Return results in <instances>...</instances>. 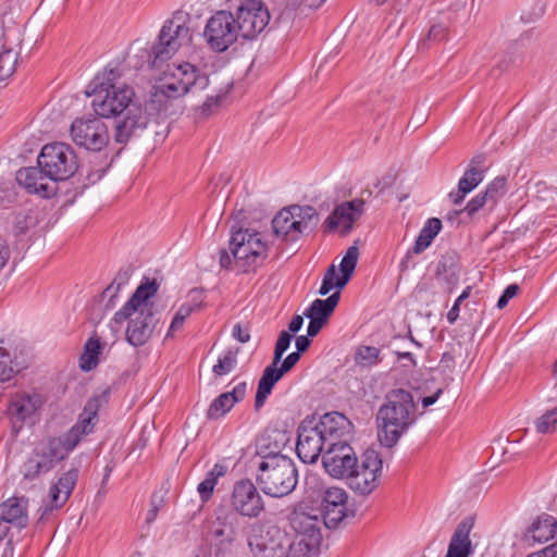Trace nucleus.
I'll return each mask as SVG.
<instances>
[{"label": "nucleus", "mask_w": 557, "mask_h": 557, "mask_svg": "<svg viewBox=\"0 0 557 557\" xmlns=\"http://www.w3.org/2000/svg\"><path fill=\"white\" fill-rule=\"evenodd\" d=\"M158 289L159 284L156 280L141 283L113 317L116 324L128 320L126 339L134 347L145 345L159 323L154 305L149 301Z\"/></svg>", "instance_id": "nucleus-1"}, {"label": "nucleus", "mask_w": 557, "mask_h": 557, "mask_svg": "<svg viewBox=\"0 0 557 557\" xmlns=\"http://www.w3.org/2000/svg\"><path fill=\"white\" fill-rule=\"evenodd\" d=\"M417 421L413 395L404 388L389 391L376 413L377 438L382 446L392 448Z\"/></svg>", "instance_id": "nucleus-2"}, {"label": "nucleus", "mask_w": 557, "mask_h": 557, "mask_svg": "<svg viewBox=\"0 0 557 557\" xmlns=\"http://www.w3.org/2000/svg\"><path fill=\"white\" fill-rule=\"evenodd\" d=\"M210 79L190 63L166 64L163 77L150 94V103L158 109L166 106L170 100L177 99L188 92L209 88Z\"/></svg>", "instance_id": "nucleus-3"}, {"label": "nucleus", "mask_w": 557, "mask_h": 557, "mask_svg": "<svg viewBox=\"0 0 557 557\" xmlns=\"http://www.w3.org/2000/svg\"><path fill=\"white\" fill-rule=\"evenodd\" d=\"M228 249L232 257L225 249L220 251L221 268H234L244 273L260 267L268 257V245L261 234L248 228L232 231Z\"/></svg>", "instance_id": "nucleus-4"}, {"label": "nucleus", "mask_w": 557, "mask_h": 557, "mask_svg": "<svg viewBox=\"0 0 557 557\" xmlns=\"http://www.w3.org/2000/svg\"><path fill=\"white\" fill-rule=\"evenodd\" d=\"M256 482L265 495L281 498L295 490L298 483V470L290 458L270 456L259 462Z\"/></svg>", "instance_id": "nucleus-5"}, {"label": "nucleus", "mask_w": 557, "mask_h": 557, "mask_svg": "<svg viewBox=\"0 0 557 557\" xmlns=\"http://www.w3.org/2000/svg\"><path fill=\"white\" fill-rule=\"evenodd\" d=\"M191 37L188 13L174 12L172 17L164 22L158 36V42L151 47L149 53L150 66L161 70L180 48L190 44Z\"/></svg>", "instance_id": "nucleus-6"}, {"label": "nucleus", "mask_w": 557, "mask_h": 557, "mask_svg": "<svg viewBox=\"0 0 557 557\" xmlns=\"http://www.w3.org/2000/svg\"><path fill=\"white\" fill-rule=\"evenodd\" d=\"M37 163L47 171L54 183L69 180L79 166L75 150L65 143L45 145L37 158Z\"/></svg>", "instance_id": "nucleus-7"}, {"label": "nucleus", "mask_w": 557, "mask_h": 557, "mask_svg": "<svg viewBox=\"0 0 557 557\" xmlns=\"http://www.w3.org/2000/svg\"><path fill=\"white\" fill-rule=\"evenodd\" d=\"M99 83L97 89H94L91 107L100 119L119 117L127 111L131 106H138L134 100V89L129 86H117L116 84Z\"/></svg>", "instance_id": "nucleus-8"}, {"label": "nucleus", "mask_w": 557, "mask_h": 557, "mask_svg": "<svg viewBox=\"0 0 557 557\" xmlns=\"http://www.w3.org/2000/svg\"><path fill=\"white\" fill-rule=\"evenodd\" d=\"M44 404L45 398L40 393L34 391L10 392L7 395L4 412L13 431L17 433L25 424H33Z\"/></svg>", "instance_id": "nucleus-9"}, {"label": "nucleus", "mask_w": 557, "mask_h": 557, "mask_svg": "<svg viewBox=\"0 0 557 557\" xmlns=\"http://www.w3.org/2000/svg\"><path fill=\"white\" fill-rule=\"evenodd\" d=\"M70 135L75 145L90 151L102 150L110 139L106 123L91 114L76 117L71 124Z\"/></svg>", "instance_id": "nucleus-10"}, {"label": "nucleus", "mask_w": 557, "mask_h": 557, "mask_svg": "<svg viewBox=\"0 0 557 557\" xmlns=\"http://www.w3.org/2000/svg\"><path fill=\"white\" fill-rule=\"evenodd\" d=\"M383 461L373 449H368L362 455L361 462L357 463V469L346 479L349 487L360 495H369L379 486V478L382 472Z\"/></svg>", "instance_id": "nucleus-11"}, {"label": "nucleus", "mask_w": 557, "mask_h": 557, "mask_svg": "<svg viewBox=\"0 0 557 557\" xmlns=\"http://www.w3.org/2000/svg\"><path fill=\"white\" fill-rule=\"evenodd\" d=\"M235 16L227 11H218L212 15L205 27L203 37L209 47L223 52L238 38Z\"/></svg>", "instance_id": "nucleus-12"}, {"label": "nucleus", "mask_w": 557, "mask_h": 557, "mask_svg": "<svg viewBox=\"0 0 557 557\" xmlns=\"http://www.w3.org/2000/svg\"><path fill=\"white\" fill-rule=\"evenodd\" d=\"M325 471L335 479H346L357 469L358 458L348 442L330 444L322 455Z\"/></svg>", "instance_id": "nucleus-13"}, {"label": "nucleus", "mask_w": 557, "mask_h": 557, "mask_svg": "<svg viewBox=\"0 0 557 557\" xmlns=\"http://www.w3.org/2000/svg\"><path fill=\"white\" fill-rule=\"evenodd\" d=\"M236 29L245 39H252L269 23L270 14L261 1L247 0L237 10Z\"/></svg>", "instance_id": "nucleus-14"}, {"label": "nucleus", "mask_w": 557, "mask_h": 557, "mask_svg": "<svg viewBox=\"0 0 557 557\" xmlns=\"http://www.w3.org/2000/svg\"><path fill=\"white\" fill-rule=\"evenodd\" d=\"M231 506L236 513L247 518L259 517L265 507L256 485L248 479H243L234 484Z\"/></svg>", "instance_id": "nucleus-15"}, {"label": "nucleus", "mask_w": 557, "mask_h": 557, "mask_svg": "<svg viewBox=\"0 0 557 557\" xmlns=\"http://www.w3.org/2000/svg\"><path fill=\"white\" fill-rule=\"evenodd\" d=\"M364 203L363 198H356L337 205L323 223L325 231L333 232L341 227L342 236L348 235L354 228V223L363 214Z\"/></svg>", "instance_id": "nucleus-16"}, {"label": "nucleus", "mask_w": 557, "mask_h": 557, "mask_svg": "<svg viewBox=\"0 0 557 557\" xmlns=\"http://www.w3.org/2000/svg\"><path fill=\"white\" fill-rule=\"evenodd\" d=\"M347 493L339 487L325 490L321 500V513L324 524L329 529L337 528L345 519L354 516L346 508Z\"/></svg>", "instance_id": "nucleus-17"}, {"label": "nucleus", "mask_w": 557, "mask_h": 557, "mask_svg": "<svg viewBox=\"0 0 557 557\" xmlns=\"http://www.w3.org/2000/svg\"><path fill=\"white\" fill-rule=\"evenodd\" d=\"M359 258V250L357 246H350L339 264L342 275L337 276L336 267L330 265L324 274L319 294L321 296L327 295L333 287L342 289L349 282L354 274Z\"/></svg>", "instance_id": "nucleus-18"}, {"label": "nucleus", "mask_w": 557, "mask_h": 557, "mask_svg": "<svg viewBox=\"0 0 557 557\" xmlns=\"http://www.w3.org/2000/svg\"><path fill=\"white\" fill-rule=\"evenodd\" d=\"M327 448V444L318 428L302 423L298 429L296 451L305 463H314Z\"/></svg>", "instance_id": "nucleus-19"}, {"label": "nucleus", "mask_w": 557, "mask_h": 557, "mask_svg": "<svg viewBox=\"0 0 557 557\" xmlns=\"http://www.w3.org/2000/svg\"><path fill=\"white\" fill-rule=\"evenodd\" d=\"M315 426L321 432L327 446L338 442H349L354 432L352 422L337 411L323 414Z\"/></svg>", "instance_id": "nucleus-20"}, {"label": "nucleus", "mask_w": 557, "mask_h": 557, "mask_svg": "<svg viewBox=\"0 0 557 557\" xmlns=\"http://www.w3.org/2000/svg\"><path fill=\"white\" fill-rule=\"evenodd\" d=\"M148 124V115L141 104L131 106L123 112L114 126L113 138L117 144H126L133 136L145 129Z\"/></svg>", "instance_id": "nucleus-21"}, {"label": "nucleus", "mask_w": 557, "mask_h": 557, "mask_svg": "<svg viewBox=\"0 0 557 557\" xmlns=\"http://www.w3.org/2000/svg\"><path fill=\"white\" fill-rule=\"evenodd\" d=\"M16 181L28 193L40 195L44 198H49L57 191L54 181L39 164L38 166L18 170L16 172Z\"/></svg>", "instance_id": "nucleus-22"}, {"label": "nucleus", "mask_w": 557, "mask_h": 557, "mask_svg": "<svg viewBox=\"0 0 557 557\" xmlns=\"http://www.w3.org/2000/svg\"><path fill=\"white\" fill-rule=\"evenodd\" d=\"M78 479V470L72 468L63 473L50 487L49 502L44 506L39 521L48 518L53 510L62 508L69 500Z\"/></svg>", "instance_id": "nucleus-23"}, {"label": "nucleus", "mask_w": 557, "mask_h": 557, "mask_svg": "<svg viewBox=\"0 0 557 557\" xmlns=\"http://www.w3.org/2000/svg\"><path fill=\"white\" fill-rule=\"evenodd\" d=\"M209 535L214 544V557H226L232 554V547L236 540L237 532L232 521L226 517L218 519L212 523Z\"/></svg>", "instance_id": "nucleus-24"}, {"label": "nucleus", "mask_w": 557, "mask_h": 557, "mask_svg": "<svg viewBox=\"0 0 557 557\" xmlns=\"http://www.w3.org/2000/svg\"><path fill=\"white\" fill-rule=\"evenodd\" d=\"M289 524L296 532L295 539H304L307 542L321 544L322 534L318 517L304 511H294L289 518Z\"/></svg>", "instance_id": "nucleus-25"}, {"label": "nucleus", "mask_w": 557, "mask_h": 557, "mask_svg": "<svg viewBox=\"0 0 557 557\" xmlns=\"http://www.w3.org/2000/svg\"><path fill=\"white\" fill-rule=\"evenodd\" d=\"M28 498L11 497L0 505V523L12 524L18 529H23L28 523L27 517Z\"/></svg>", "instance_id": "nucleus-26"}, {"label": "nucleus", "mask_w": 557, "mask_h": 557, "mask_svg": "<svg viewBox=\"0 0 557 557\" xmlns=\"http://www.w3.org/2000/svg\"><path fill=\"white\" fill-rule=\"evenodd\" d=\"M473 528V519L466 518L457 525L448 544L445 557H470L473 553L470 532Z\"/></svg>", "instance_id": "nucleus-27"}, {"label": "nucleus", "mask_w": 557, "mask_h": 557, "mask_svg": "<svg viewBox=\"0 0 557 557\" xmlns=\"http://www.w3.org/2000/svg\"><path fill=\"white\" fill-rule=\"evenodd\" d=\"M247 384L240 382L231 392L222 393L209 406L207 418L209 420H218L224 417L235 404L242 401L246 395Z\"/></svg>", "instance_id": "nucleus-28"}, {"label": "nucleus", "mask_w": 557, "mask_h": 557, "mask_svg": "<svg viewBox=\"0 0 557 557\" xmlns=\"http://www.w3.org/2000/svg\"><path fill=\"white\" fill-rule=\"evenodd\" d=\"M296 218L292 206L283 208L272 220V230L276 237L286 243H294L300 238L296 225Z\"/></svg>", "instance_id": "nucleus-29"}, {"label": "nucleus", "mask_w": 557, "mask_h": 557, "mask_svg": "<svg viewBox=\"0 0 557 557\" xmlns=\"http://www.w3.org/2000/svg\"><path fill=\"white\" fill-rule=\"evenodd\" d=\"M277 362L272 361L264 370L258 382V388L255 398V409L260 410L269 395L272 393L274 385L284 376L278 369Z\"/></svg>", "instance_id": "nucleus-30"}, {"label": "nucleus", "mask_w": 557, "mask_h": 557, "mask_svg": "<svg viewBox=\"0 0 557 557\" xmlns=\"http://www.w3.org/2000/svg\"><path fill=\"white\" fill-rule=\"evenodd\" d=\"M484 178V171L467 169L458 182L457 190L449 193L448 197L454 205H460L466 196L471 193Z\"/></svg>", "instance_id": "nucleus-31"}, {"label": "nucleus", "mask_w": 557, "mask_h": 557, "mask_svg": "<svg viewBox=\"0 0 557 557\" xmlns=\"http://www.w3.org/2000/svg\"><path fill=\"white\" fill-rule=\"evenodd\" d=\"M528 533L534 542H547L557 534V519L543 513L530 525Z\"/></svg>", "instance_id": "nucleus-32"}, {"label": "nucleus", "mask_w": 557, "mask_h": 557, "mask_svg": "<svg viewBox=\"0 0 557 557\" xmlns=\"http://www.w3.org/2000/svg\"><path fill=\"white\" fill-rule=\"evenodd\" d=\"M286 442V434L280 431L263 434L257 442L258 454L262 455V459L270 458V456H283L281 451Z\"/></svg>", "instance_id": "nucleus-33"}, {"label": "nucleus", "mask_w": 557, "mask_h": 557, "mask_svg": "<svg viewBox=\"0 0 557 557\" xmlns=\"http://www.w3.org/2000/svg\"><path fill=\"white\" fill-rule=\"evenodd\" d=\"M294 211L298 233L301 235L311 233L319 224V214L311 206L292 205Z\"/></svg>", "instance_id": "nucleus-34"}, {"label": "nucleus", "mask_w": 557, "mask_h": 557, "mask_svg": "<svg viewBox=\"0 0 557 557\" xmlns=\"http://www.w3.org/2000/svg\"><path fill=\"white\" fill-rule=\"evenodd\" d=\"M103 347L104 344L99 337H89L85 343L83 352L79 357V368L85 372L96 369L99 363V355Z\"/></svg>", "instance_id": "nucleus-35"}, {"label": "nucleus", "mask_w": 557, "mask_h": 557, "mask_svg": "<svg viewBox=\"0 0 557 557\" xmlns=\"http://www.w3.org/2000/svg\"><path fill=\"white\" fill-rule=\"evenodd\" d=\"M341 298L339 292H335L326 299H315L310 307L304 312V315L315 317L317 319L327 322L334 312Z\"/></svg>", "instance_id": "nucleus-36"}, {"label": "nucleus", "mask_w": 557, "mask_h": 557, "mask_svg": "<svg viewBox=\"0 0 557 557\" xmlns=\"http://www.w3.org/2000/svg\"><path fill=\"white\" fill-rule=\"evenodd\" d=\"M50 459H47L37 448L23 466L24 478L34 480L39 475L49 472L52 469Z\"/></svg>", "instance_id": "nucleus-37"}, {"label": "nucleus", "mask_w": 557, "mask_h": 557, "mask_svg": "<svg viewBox=\"0 0 557 557\" xmlns=\"http://www.w3.org/2000/svg\"><path fill=\"white\" fill-rule=\"evenodd\" d=\"M250 550L255 555V557H283L284 556V546L276 542L274 539H270L265 541L264 539L255 537L250 539L248 542Z\"/></svg>", "instance_id": "nucleus-38"}, {"label": "nucleus", "mask_w": 557, "mask_h": 557, "mask_svg": "<svg viewBox=\"0 0 557 557\" xmlns=\"http://www.w3.org/2000/svg\"><path fill=\"white\" fill-rule=\"evenodd\" d=\"M441 228L442 221L440 219H429L416 239V243L412 247V252L416 255L423 252L432 244L433 239L440 233Z\"/></svg>", "instance_id": "nucleus-39"}, {"label": "nucleus", "mask_w": 557, "mask_h": 557, "mask_svg": "<svg viewBox=\"0 0 557 557\" xmlns=\"http://www.w3.org/2000/svg\"><path fill=\"white\" fill-rule=\"evenodd\" d=\"M94 425V423H89V419H81L69 430V432L59 436L62 444H64L66 451L70 453L81 442L83 435L91 433Z\"/></svg>", "instance_id": "nucleus-40"}, {"label": "nucleus", "mask_w": 557, "mask_h": 557, "mask_svg": "<svg viewBox=\"0 0 557 557\" xmlns=\"http://www.w3.org/2000/svg\"><path fill=\"white\" fill-rule=\"evenodd\" d=\"M226 471V466L215 463L214 467L207 473L205 480L198 484L197 491L202 503H207L212 497L219 478L224 476Z\"/></svg>", "instance_id": "nucleus-41"}, {"label": "nucleus", "mask_w": 557, "mask_h": 557, "mask_svg": "<svg viewBox=\"0 0 557 557\" xmlns=\"http://www.w3.org/2000/svg\"><path fill=\"white\" fill-rule=\"evenodd\" d=\"M457 261L458 258L455 252H448L442 256L441 260L436 264V277H443L449 283L456 282L459 270Z\"/></svg>", "instance_id": "nucleus-42"}, {"label": "nucleus", "mask_w": 557, "mask_h": 557, "mask_svg": "<svg viewBox=\"0 0 557 557\" xmlns=\"http://www.w3.org/2000/svg\"><path fill=\"white\" fill-rule=\"evenodd\" d=\"M320 544L307 542L304 539H294L288 549L284 548L283 557H314Z\"/></svg>", "instance_id": "nucleus-43"}, {"label": "nucleus", "mask_w": 557, "mask_h": 557, "mask_svg": "<svg viewBox=\"0 0 557 557\" xmlns=\"http://www.w3.org/2000/svg\"><path fill=\"white\" fill-rule=\"evenodd\" d=\"M37 450L50 459L52 467L69 454L59 437L50 438L45 445L37 447Z\"/></svg>", "instance_id": "nucleus-44"}, {"label": "nucleus", "mask_w": 557, "mask_h": 557, "mask_svg": "<svg viewBox=\"0 0 557 557\" xmlns=\"http://www.w3.org/2000/svg\"><path fill=\"white\" fill-rule=\"evenodd\" d=\"M239 348L227 349L223 356L218 359V362L213 366L212 372L216 376H222L232 372L237 366V355Z\"/></svg>", "instance_id": "nucleus-45"}, {"label": "nucleus", "mask_w": 557, "mask_h": 557, "mask_svg": "<svg viewBox=\"0 0 557 557\" xmlns=\"http://www.w3.org/2000/svg\"><path fill=\"white\" fill-rule=\"evenodd\" d=\"M133 270L127 267L124 269H121L116 276L114 277L113 282L106 288L103 292L104 296H109V301L107 307H112L114 305L113 300L116 298L119 290L122 286L126 285L132 276Z\"/></svg>", "instance_id": "nucleus-46"}, {"label": "nucleus", "mask_w": 557, "mask_h": 557, "mask_svg": "<svg viewBox=\"0 0 557 557\" xmlns=\"http://www.w3.org/2000/svg\"><path fill=\"white\" fill-rule=\"evenodd\" d=\"M18 371L20 367L13 361L10 352L0 347V382L10 381Z\"/></svg>", "instance_id": "nucleus-47"}, {"label": "nucleus", "mask_w": 557, "mask_h": 557, "mask_svg": "<svg viewBox=\"0 0 557 557\" xmlns=\"http://www.w3.org/2000/svg\"><path fill=\"white\" fill-rule=\"evenodd\" d=\"M17 63V52L12 49H3L0 52V82L9 78L14 72Z\"/></svg>", "instance_id": "nucleus-48"}, {"label": "nucleus", "mask_w": 557, "mask_h": 557, "mask_svg": "<svg viewBox=\"0 0 557 557\" xmlns=\"http://www.w3.org/2000/svg\"><path fill=\"white\" fill-rule=\"evenodd\" d=\"M535 430L542 434L557 431V407L546 411L535 420Z\"/></svg>", "instance_id": "nucleus-49"}, {"label": "nucleus", "mask_w": 557, "mask_h": 557, "mask_svg": "<svg viewBox=\"0 0 557 557\" xmlns=\"http://www.w3.org/2000/svg\"><path fill=\"white\" fill-rule=\"evenodd\" d=\"M356 362L362 367H371L380 361V349L373 346L362 345L358 348Z\"/></svg>", "instance_id": "nucleus-50"}, {"label": "nucleus", "mask_w": 557, "mask_h": 557, "mask_svg": "<svg viewBox=\"0 0 557 557\" xmlns=\"http://www.w3.org/2000/svg\"><path fill=\"white\" fill-rule=\"evenodd\" d=\"M109 389L103 391L101 394L89 399L84 408L81 419H89V423H94V419L102 404H106L109 398Z\"/></svg>", "instance_id": "nucleus-51"}, {"label": "nucleus", "mask_w": 557, "mask_h": 557, "mask_svg": "<svg viewBox=\"0 0 557 557\" xmlns=\"http://www.w3.org/2000/svg\"><path fill=\"white\" fill-rule=\"evenodd\" d=\"M487 201L491 200L484 193L478 194L467 203V206L463 209L454 211V213H467L469 218H472L479 210H481L486 205Z\"/></svg>", "instance_id": "nucleus-52"}, {"label": "nucleus", "mask_w": 557, "mask_h": 557, "mask_svg": "<svg viewBox=\"0 0 557 557\" xmlns=\"http://www.w3.org/2000/svg\"><path fill=\"white\" fill-rule=\"evenodd\" d=\"M292 342V334L287 331H282L278 335L274 347L273 360L274 362L280 363L282 361V357L285 351L288 349Z\"/></svg>", "instance_id": "nucleus-53"}, {"label": "nucleus", "mask_w": 557, "mask_h": 557, "mask_svg": "<svg viewBox=\"0 0 557 557\" xmlns=\"http://www.w3.org/2000/svg\"><path fill=\"white\" fill-rule=\"evenodd\" d=\"M506 180L505 177H496L488 184L484 194L488 197V199L495 203L498 196L505 193Z\"/></svg>", "instance_id": "nucleus-54"}, {"label": "nucleus", "mask_w": 557, "mask_h": 557, "mask_svg": "<svg viewBox=\"0 0 557 557\" xmlns=\"http://www.w3.org/2000/svg\"><path fill=\"white\" fill-rule=\"evenodd\" d=\"M228 90L219 94L207 95L206 101L200 106L201 113L209 115L214 107H218Z\"/></svg>", "instance_id": "nucleus-55"}, {"label": "nucleus", "mask_w": 557, "mask_h": 557, "mask_svg": "<svg viewBox=\"0 0 557 557\" xmlns=\"http://www.w3.org/2000/svg\"><path fill=\"white\" fill-rule=\"evenodd\" d=\"M121 76L120 71L114 69H104L102 76L98 75L95 79V89H97V85L99 83H106L104 87L109 86V84H115L114 82Z\"/></svg>", "instance_id": "nucleus-56"}, {"label": "nucleus", "mask_w": 557, "mask_h": 557, "mask_svg": "<svg viewBox=\"0 0 557 557\" xmlns=\"http://www.w3.org/2000/svg\"><path fill=\"white\" fill-rule=\"evenodd\" d=\"M519 292V286L517 284L508 285L504 293L500 295L497 301V308L503 309L507 306L508 301L513 298Z\"/></svg>", "instance_id": "nucleus-57"}, {"label": "nucleus", "mask_w": 557, "mask_h": 557, "mask_svg": "<svg viewBox=\"0 0 557 557\" xmlns=\"http://www.w3.org/2000/svg\"><path fill=\"white\" fill-rule=\"evenodd\" d=\"M446 37L447 28L442 24L433 25L428 33V39L431 41H442Z\"/></svg>", "instance_id": "nucleus-58"}, {"label": "nucleus", "mask_w": 557, "mask_h": 557, "mask_svg": "<svg viewBox=\"0 0 557 557\" xmlns=\"http://www.w3.org/2000/svg\"><path fill=\"white\" fill-rule=\"evenodd\" d=\"M300 355L298 351H294L292 354H289L283 361H281V366L278 367V369L285 374L287 372H289L295 366L296 363L299 361L300 359Z\"/></svg>", "instance_id": "nucleus-59"}, {"label": "nucleus", "mask_w": 557, "mask_h": 557, "mask_svg": "<svg viewBox=\"0 0 557 557\" xmlns=\"http://www.w3.org/2000/svg\"><path fill=\"white\" fill-rule=\"evenodd\" d=\"M310 321L307 329V335L314 337L319 334L321 329L326 324L325 321L317 319L315 317L306 315Z\"/></svg>", "instance_id": "nucleus-60"}, {"label": "nucleus", "mask_w": 557, "mask_h": 557, "mask_svg": "<svg viewBox=\"0 0 557 557\" xmlns=\"http://www.w3.org/2000/svg\"><path fill=\"white\" fill-rule=\"evenodd\" d=\"M199 307V301L185 302L178 308L175 314L186 320Z\"/></svg>", "instance_id": "nucleus-61"}, {"label": "nucleus", "mask_w": 557, "mask_h": 557, "mask_svg": "<svg viewBox=\"0 0 557 557\" xmlns=\"http://www.w3.org/2000/svg\"><path fill=\"white\" fill-rule=\"evenodd\" d=\"M325 0H287V7L296 9L300 5L308 7L310 9L319 8Z\"/></svg>", "instance_id": "nucleus-62"}, {"label": "nucleus", "mask_w": 557, "mask_h": 557, "mask_svg": "<svg viewBox=\"0 0 557 557\" xmlns=\"http://www.w3.org/2000/svg\"><path fill=\"white\" fill-rule=\"evenodd\" d=\"M233 337L236 338L239 343H247L250 339V334L247 329H243L239 323L235 324L233 327Z\"/></svg>", "instance_id": "nucleus-63"}, {"label": "nucleus", "mask_w": 557, "mask_h": 557, "mask_svg": "<svg viewBox=\"0 0 557 557\" xmlns=\"http://www.w3.org/2000/svg\"><path fill=\"white\" fill-rule=\"evenodd\" d=\"M527 557H557V543L546 546L539 552L532 553Z\"/></svg>", "instance_id": "nucleus-64"}]
</instances>
